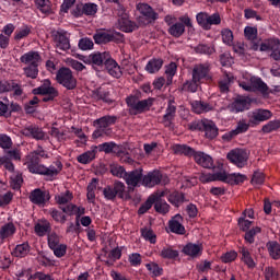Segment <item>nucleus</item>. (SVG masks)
<instances>
[{
  "mask_svg": "<svg viewBox=\"0 0 280 280\" xmlns=\"http://www.w3.org/2000/svg\"><path fill=\"white\" fill-rule=\"evenodd\" d=\"M42 159H49V155L45 153V150L39 147L37 150L31 152L24 162L31 174H39L40 176H47L48 178H56L60 172H62V162L55 161L49 167L40 164Z\"/></svg>",
  "mask_w": 280,
  "mask_h": 280,
  "instance_id": "f257e3e1",
  "label": "nucleus"
},
{
  "mask_svg": "<svg viewBox=\"0 0 280 280\" xmlns=\"http://www.w3.org/2000/svg\"><path fill=\"white\" fill-rule=\"evenodd\" d=\"M200 180L202 183H213L215 180H221V183H229V185H240V183H244V180H246V177L237 173L228 174L226 172H218L213 174L201 175Z\"/></svg>",
  "mask_w": 280,
  "mask_h": 280,
  "instance_id": "f03ea898",
  "label": "nucleus"
},
{
  "mask_svg": "<svg viewBox=\"0 0 280 280\" xmlns=\"http://www.w3.org/2000/svg\"><path fill=\"white\" fill-rule=\"evenodd\" d=\"M126 104L129 115H142V113H148L152 108L154 98L140 100L137 95H130L126 97Z\"/></svg>",
  "mask_w": 280,
  "mask_h": 280,
  "instance_id": "7ed1b4c3",
  "label": "nucleus"
},
{
  "mask_svg": "<svg viewBox=\"0 0 280 280\" xmlns=\"http://www.w3.org/2000/svg\"><path fill=\"white\" fill-rule=\"evenodd\" d=\"M56 81L67 91H73L78 86V79L69 68H60L56 73Z\"/></svg>",
  "mask_w": 280,
  "mask_h": 280,
  "instance_id": "20e7f679",
  "label": "nucleus"
},
{
  "mask_svg": "<svg viewBox=\"0 0 280 280\" xmlns=\"http://www.w3.org/2000/svg\"><path fill=\"white\" fill-rule=\"evenodd\" d=\"M249 120L247 122V130L248 128H256L262 121H269L272 117L271 109H264V107H257V109H253L248 114Z\"/></svg>",
  "mask_w": 280,
  "mask_h": 280,
  "instance_id": "39448f33",
  "label": "nucleus"
},
{
  "mask_svg": "<svg viewBox=\"0 0 280 280\" xmlns=\"http://www.w3.org/2000/svg\"><path fill=\"white\" fill-rule=\"evenodd\" d=\"M179 22H176L168 28V34L171 36H174V38H180L185 34V27H188V30L194 28V22L191 21V18H189V14H184L178 18Z\"/></svg>",
  "mask_w": 280,
  "mask_h": 280,
  "instance_id": "423d86ee",
  "label": "nucleus"
},
{
  "mask_svg": "<svg viewBox=\"0 0 280 280\" xmlns=\"http://www.w3.org/2000/svg\"><path fill=\"white\" fill-rule=\"evenodd\" d=\"M96 45H106L108 43H124V35L118 32L98 31L93 35Z\"/></svg>",
  "mask_w": 280,
  "mask_h": 280,
  "instance_id": "0eeeda50",
  "label": "nucleus"
},
{
  "mask_svg": "<svg viewBox=\"0 0 280 280\" xmlns=\"http://www.w3.org/2000/svg\"><path fill=\"white\" fill-rule=\"evenodd\" d=\"M196 21L199 27L209 31L212 25H220V23H222V18H220V13H213L210 15L207 12H199L196 15Z\"/></svg>",
  "mask_w": 280,
  "mask_h": 280,
  "instance_id": "6e6552de",
  "label": "nucleus"
},
{
  "mask_svg": "<svg viewBox=\"0 0 280 280\" xmlns=\"http://www.w3.org/2000/svg\"><path fill=\"white\" fill-rule=\"evenodd\" d=\"M192 78H195V82H211L213 80V75H211V63H197L192 68Z\"/></svg>",
  "mask_w": 280,
  "mask_h": 280,
  "instance_id": "1a4fd4ad",
  "label": "nucleus"
},
{
  "mask_svg": "<svg viewBox=\"0 0 280 280\" xmlns=\"http://www.w3.org/2000/svg\"><path fill=\"white\" fill-rule=\"evenodd\" d=\"M33 95H46L43 97V102H54L58 97V90L51 86V81L44 80L39 88L33 90Z\"/></svg>",
  "mask_w": 280,
  "mask_h": 280,
  "instance_id": "9d476101",
  "label": "nucleus"
},
{
  "mask_svg": "<svg viewBox=\"0 0 280 280\" xmlns=\"http://www.w3.org/2000/svg\"><path fill=\"white\" fill-rule=\"evenodd\" d=\"M170 178L167 175H163L160 171L149 172L142 177V185L144 187H155V185H167Z\"/></svg>",
  "mask_w": 280,
  "mask_h": 280,
  "instance_id": "9b49d317",
  "label": "nucleus"
},
{
  "mask_svg": "<svg viewBox=\"0 0 280 280\" xmlns=\"http://www.w3.org/2000/svg\"><path fill=\"white\" fill-rule=\"evenodd\" d=\"M126 194V184L122 182L116 180L113 186H106L103 189V195L106 200H115V198H124Z\"/></svg>",
  "mask_w": 280,
  "mask_h": 280,
  "instance_id": "f8f14e48",
  "label": "nucleus"
},
{
  "mask_svg": "<svg viewBox=\"0 0 280 280\" xmlns=\"http://www.w3.org/2000/svg\"><path fill=\"white\" fill-rule=\"evenodd\" d=\"M138 10L141 14L138 19L140 25H149V23L159 19V14L148 3L138 4Z\"/></svg>",
  "mask_w": 280,
  "mask_h": 280,
  "instance_id": "ddd939ff",
  "label": "nucleus"
},
{
  "mask_svg": "<svg viewBox=\"0 0 280 280\" xmlns=\"http://www.w3.org/2000/svg\"><path fill=\"white\" fill-rule=\"evenodd\" d=\"M124 180L128 186V189H135V187H141V185H143V170L136 168L133 171L127 172Z\"/></svg>",
  "mask_w": 280,
  "mask_h": 280,
  "instance_id": "4468645a",
  "label": "nucleus"
},
{
  "mask_svg": "<svg viewBox=\"0 0 280 280\" xmlns=\"http://www.w3.org/2000/svg\"><path fill=\"white\" fill-rule=\"evenodd\" d=\"M22 135L24 137H30L31 139H35L36 141H47L49 137L45 131H43V128L36 126V125H30L22 129Z\"/></svg>",
  "mask_w": 280,
  "mask_h": 280,
  "instance_id": "2eb2a0df",
  "label": "nucleus"
},
{
  "mask_svg": "<svg viewBox=\"0 0 280 280\" xmlns=\"http://www.w3.org/2000/svg\"><path fill=\"white\" fill-rule=\"evenodd\" d=\"M110 56V52L108 51H96L92 52L89 57H86L83 61L85 65H92V67H102L103 65H106V61L108 60Z\"/></svg>",
  "mask_w": 280,
  "mask_h": 280,
  "instance_id": "dca6fc26",
  "label": "nucleus"
},
{
  "mask_svg": "<svg viewBox=\"0 0 280 280\" xmlns=\"http://www.w3.org/2000/svg\"><path fill=\"white\" fill-rule=\"evenodd\" d=\"M226 159L237 167H244L246 165V151L243 149L231 150L228 153Z\"/></svg>",
  "mask_w": 280,
  "mask_h": 280,
  "instance_id": "f3484780",
  "label": "nucleus"
},
{
  "mask_svg": "<svg viewBox=\"0 0 280 280\" xmlns=\"http://www.w3.org/2000/svg\"><path fill=\"white\" fill-rule=\"evenodd\" d=\"M52 37L56 49H60V51H68V49H71V43L69 42L67 32L57 31Z\"/></svg>",
  "mask_w": 280,
  "mask_h": 280,
  "instance_id": "a211bd4d",
  "label": "nucleus"
},
{
  "mask_svg": "<svg viewBox=\"0 0 280 280\" xmlns=\"http://www.w3.org/2000/svg\"><path fill=\"white\" fill-rule=\"evenodd\" d=\"M253 90L254 92H261V95H269V85L261 77H250V83H247V92Z\"/></svg>",
  "mask_w": 280,
  "mask_h": 280,
  "instance_id": "6ab92c4d",
  "label": "nucleus"
},
{
  "mask_svg": "<svg viewBox=\"0 0 280 280\" xmlns=\"http://www.w3.org/2000/svg\"><path fill=\"white\" fill-rule=\"evenodd\" d=\"M192 159L199 167H203L205 170H212L214 165L213 158L202 151H195Z\"/></svg>",
  "mask_w": 280,
  "mask_h": 280,
  "instance_id": "aec40b11",
  "label": "nucleus"
},
{
  "mask_svg": "<svg viewBox=\"0 0 280 280\" xmlns=\"http://www.w3.org/2000/svg\"><path fill=\"white\" fill-rule=\"evenodd\" d=\"M10 91H14V95L20 97V95H23V88L14 80L5 81L2 80L0 81V94L1 93H10Z\"/></svg>",
  "mask_w": 280,
  "mask_h": 280,
  "instance_id": "412c9836",
  "label": "nucleus"
},
{
  "mask_svg": "<svg viewBox=\"0 0 280 280\" xmlns=\"http://www.w3.org/2000/svg\"><path fill=\"white\" fill-rule=\"evenodd\" d=\"M184 219L180 214H175L172 220L168 221V229L171 233L176 235H185V226L183 225Z\"/></svg>",
  "mask_w": 280,
  "mask_h": 280,
  "instance_id": "4be33fe9",
  "label": "nucleus"
},
{
  "mask_svg": "<svg viewBox=\"0 0 280 280\" xmlns=\"http://www.w3.org/2000/svg\"><path fill=\"white\" fill-rule=\"evenodd\" d=\"M20 61L23 65L38 67V65H40V62L43 61V58L40 57V54H38V51L32 50L22 55Z\"/></svg>",
  "mask_w": 280,
  "mask_h": 280,
  "instance_id": "5701e85b",
  "label": "nucleus"
},
{
  "mask_svg": "<svg viewBox=\"0 0 280 280\" xmlns=\"http://www.w3.org/2000/svg\"><path fill=\"white\" fill-rule=\"evenodd\" d=\"M30 200L33 205H46L49 200V192L40 190V188H36L30 194Z\"/></svg>",
  "mask_w": 280,
  "mask_h": 280,
  "instance_id": "b1692460",
  "label": "nucleus"
},
{
  "mask_svg": "<svg viewBox=\"0 0 280 280\" xmlns=\"http://www.w3.org/2000/svg\"><path fill=\"white\" fill-rule=\"evenodd\" d=\"M16 234V225H14L12 222L4 223L0 228V241L1 242H10Z\"/></svg>",
  "mask_w": 280,
  "mask_h": 280,
  "instance_id": "393cba45",
  "label": "nucleus"
},
{
  "mask_svg": "<svg viewBox=\"0 0 280 280\" xmlns=\"http://www.w3.org/2000/svg\"><path fill=\"white\" fill-rule=\"evenodd\" d=\"M247 39L250 42L252 50H259L261 39L258 37L257 26L247 24Z\"/></svg>",
  "mask_w": 280,
  "mask_h": 280,
  "instance_id": "a878e982",
  "label": "nucleus"
},
{
  "mask_svg": "<svg viewBox=\"0 0 280 280\" xmlns=\"http://www.w3.org/2000/svg\"><path fill=\"white\" fill-rule=\"evenodd\" d=\"M105 69L113 78H121V67H119V63L115 59L110 58V55L105 61Z\"/></svg>",
  "mask_w": 280,
  "mask_h": 280,
  "instance_id": "bb28decb",
  "label": "nucleus"
},
{
  "mask_svg": "<svg viewBox=\"0 0 280 280\" xmlns=\"http://www.w3.org/2000/svg\"><path fill=\"white\" fill-rule=\"evenodd\" d=\"M242 132H246V121H240L237 127L234 130L228 131L222 136L223 141H233L237 135H242Z\"/></svg>",
  "mask_w": 280,
  "mask_h": 280,
  "instance_id": "cd10ccee",
  "label": "nucleus"
},
{
  "mask_svg": "<svg viewBox=\"0 0 280 280\" xmlns=\"http://www.w3.org/2000/svg\"><path fill=\"white\" fill-rule=\"evenodd\" d=\"M93 100L97 102H105V104H113V100L110 97V92L104 90V88H98L92 92Z\"/></svg>",
  "mask_w": 280,
  "mask_h": 280,
  "instance_id": "c85d7f7f",
  "label": "nucleus"
},
{
  "mask_svg": "<svg viewBox=\"0 0 280 280\" xmlns=\"http://www.w3.org/2000/svg\"><path fill=\"white\" fill-rule=\"evenodd\" d=\"M34 231L38 237H45L47 233H51V223L47 220H40L34 226Z\"/></svg>",
  "mask_w": 280,
  "mask_h": 280,
  "instance_id": "c756f323",
  "label": "nucleus"
},
{
  "mask_svg": "<svg viewBox=\"0 0 280 280\" xmlns=\"http://www.w3.org/2000/svg\"><path fill=\"white\" fill-rule=\"evenodd\" d=\"M96 155H97V147H93L92 150L78 155L77 161L78 163H81V165H89V163H92V161H95Z\"/></svg>",
  "mask_w": 280,
  "mask_h": 280,
  "instance_id": "7c9ffc66",
  "label": "nucleus"
},
{
  "mask_svg": "<svg viewBox=\"0 0 280 280\" xmlns=\"http://www.w3.org/2000/svg\"><path fill=\"white\" fill-rule=\"evenodd\" d=\"M191 108L197 115H202V113H210V110H213V106L205 101H194L191 103Z\"/></svg>",
  "mask_w": 280,
  "mask_h": 280,
  "instance_id": "2f4dec72",
  "label": "nucleus"
},
{
  "mask_svg": "<svg viewBox=\"0 0 280 280\" xmlns=\"http://www.w3.org/2000/svg\"><path fill=\"white\" fill-rule=\"evenodd\" d=\"M174 154H184V156H188L189 159H194L196 151L194 148L187 144H175L173 145Z\"/></svg>",
  "mask_w": 280,
  "mask_h": 280,
  "instance_id": "473e14b6",
  "label": "nucleus"
},
{
  "mask_svg": "<svg viewBox=\"0 0 280 280\" xmlns=\"http://www.w3.org/2000/svg\"><path fill=\"white\" fill-rule=\"evenodd\" d=\"M231 113H242L246 108V96H236L234 102L229 105Z\"/></svg>",
  "mask_w": 280,
  "mask_h": 280,
  "instance_id": "72a5a7b5",
  "label": "nucleus"
},
{
  "mask_svg": "<svg viewBox=\"0 0 280 280\" xmlns=\"http://www.w3.org/2000/svg\"><path fill=\"white\" fill-rule=\"evenodd\" d=\"M232 82L233 75L229 72H224L223 78L218 83L220 93H229Z\"/></svg>",
  "mask_w": 280,
  "mask_h": 280,
  "instance_id": "f704fd0d",
  "label": "nucleus"
},
{
  "mask_svg": "<svg viewBox=\"0 0 280 280\" xmlns=\"http://www.w3.org/2000/svg\"><path fill=\"white\" fill-rule=\"evenodd\" d=\"M266 248L269 253L271 259L278 260L280 259V244L277 241L267 242Z\"/></svg>",
  "mask_w": 280,
  "mask_h": 280,
  "instance_id": "c9c22d12",
  "label": "nucleus"
},
{
  "mask_svg": "<svg viewBox=\"0 0 280 280\" xmlns=\"http://www.w3.org/2000/svg\"><path fill=\"white\" fill-rule=\"evenodd\" d=\"M188 200L185 198V194L173 191L168 194V202L174 207H180L183 202H187Z\"/></svg>",
  "mask_w": 280,
  "mask_h": 280,
  "instance_id": "e433bc0d",
  "label": "nucleus"
},
{
  "mask_svg": "<svg viewBox=\"0 0 280 280\" xmlns=\"http://www.w3.org/2000/svg\"><path fill=\"white\" fill-rule=\"evenodd\" d=\"M117 122V116H103L94 121V124L98 125L101 130L104 128H108V126H113Z\"/></svg>",
  "mask_w": 280,
  "mask_h": 280,
  "instance_id": "4c0bfd02",
  "label": "nucleus"
},
{
  "mask_svg": "<svg viewBox=\"0 0 280 280\" xmlns=\"http://www.w3.org/2000/svg\"><path fill=\"white\" fill-rule=\"evenodd\" d=\"M280 130V118H275V120H268L265 125H262V132L265 135H270L271 132H276Z\"/></svg>",
  "mask_w": 280,
  "mask_h": 280,
  "instance_id": "58836bf2",
  "label": "nucleus"
},
{
  "mask_svg": "<svg viewBox=\"0 0 280 280\" xmlns=\"http://www.w3.org/2000/svg\"><path fill=\"white\" fill-rule=\"evenodd\" d=\"M203 132L207 139H215V137H218V127H215V124H213V121L206 120Z\"/></svg>",
  "mask_w": 280,
  "mask_h": 280,
  "instance_id": "ea45409f",
  "label": "nucleus"
},
{
  "mask_svg": "<svg viewBox=\"0 0 280 280\" xmlns=\"http://www.w3.org/2000/svg\"><path fill=\"white\" fill-rule=\"evenodd\" d=\"M250 224H253V222L247 220V243L254 244L255 237L261 233V226H253L250 229Z\"/></svg>",
  "mask_w": 280,
  "mask_h": 280,
  "instance_id": "a19ab883",
  "label": "nucleus"
},
{
  "mask_svg": "<svg viewBox=\"0 0 280 280\" xmlns=\"http://www.w3.org/2000/svg\"><path fill=\"white\" fill-rule=\"evenodd\" d=\"M183 253L189 257H198V255L202 253V247L200 245L189 243L184 247Z\"/></svg>",
  "mask_w": 280,
  "mask_h": 280,
  "instance_id": "79ce46f5",
  "label": "nucleus"
},
{
  "mask_svg": "<svg viewBox=\"0 0 280 280\" xmlns=\"http://www.w3.org/2000/svg\"><path fill=\"white\" fill-rule=\"evenodd\" d=\"M161 67H163V59H151L145 66V71L156 73L161 71Z\"/></svg>",
  "mask_w": 280,
  "mask_h": 280,
  "instance_id": "37998d69",
  "label": "nucleus"
},
{
  "mask_svg": "<svg viewBox=\"0 0 280 280\" xmlns=\"http://www.w3.org/2000/svg\"><path fill=\"white\" fill-rule=\"evenodd\" d=\"M145 268L151 277H162L163 275V268L154 261L145 264Z\"/></svg>",
  "mask_w": 280,
  "mask_h": 280,
  "instance_id": "c03bdc74",
  "label": "nucleus"
},
{
  "mask_svg": "<svg viewBox=\"0 0 280 280\" xmlns=\"http://www.w3.org/2000/svg\"><path fill=\"white\" fill-rule=\"evenodd\" d=\"M160 257H162V259H176V257H178V250L172 248V246L163 247L160 252Z\"/></svg>",
  "mask_w": 280,
  "mask_h": 280,
  "instance_id": "a18cd8bd",
  "label": "nucleus"
},
{
  "mask_svg": "<svg viewBox=\"0 0 280 280\" xmlns=\"http://www.w3.org/2000/svg\"><path fill=\"white\" fill-rule=\"evenodd\" d=\"M28 254H30V244L27 243L16 245V247L12 253L13 257H25Z\"/></svg>",
  "mask_w": 280,
  "mask_h": 280,
  "instance_id": "49530a36",
  "label": "nucleus"
},
{
  "mask_svg": "<svg viewBox=\"0 0 280 280\" xmlns=\"http://www.w3.org/2000/svg\"><path fill=\"white\" fill-rule=\"evenodd\" d=\"M57 205H67L73 200V192L67 190L66 192H61L55 197Z\"/></svg>",
  "mask_w": 280,
  "mask_h": 280,
  "instance_id": "de8ad7c7",
  "label": "nucleus"
},
{
  "mask_svg": "<svg viewBox=\"0 0 280 280\" xmlns=\"http://www.w3.org/2000/svg\"><path fill=\"white\" fill-rule=\"evenodd\" d=\"M221 38H222V43H224V45L232 47L233 39H234L233 31H231L230 28H223L221 31Z\"/></svg>",
  "mask_w": 280,
  "mask_h": 280,
  "instance_id": "09e8293b",
  "label": "nucleus"
},
{
  "mask_svg": "<svg viewBox=\"0 0 280 280\" xmlns=\"http://www.w3.org/2000/svg\"><path fill=\"white\" fill-rule=\"evenodd\" d=\"M21 185H23V175L19 173H13V175L10 178L11 189L19 190L21 189Z\"/></svg>",
  "mask_w": 280,
  "mask_h": 280,
  "instance_id": "8fccbe9b",
  "label": "nucleus"
},
{
  "mask_svg": "<svg viewBox=\"0 0 280 280\" xmlns=\"http://www.w3.org/2000/svg\"><path fill=\"white\" fill-rule=\"evenodd\" d=\"M127 173L128 172H126V168H124V166L119 164L110 165V174H113V176H116L117 178L125 179Z\"/></svg>",
  "mask_w": 280,
  "mask_h": 280,
  "instance_id": "3c124183",
  "label": "nucleus"
},
{
  "mask_svg": "<svg viewBox=\"0 0 280 280\" xmlns=\"http://www.w3.org/2000/svg\"><path fill=\"white\" fill-rule=\"evenodd\" d=\"M154 205V209L158 213H168L170 212V205L167 203L166 200H158V201H153Z\"/></svg>",
  "mask_w": 280,
  "mask_h": 280,
  "instance_id": "603ef678",
  "label": "nucleus"
},
{
  "mask_svg": "<svg viewBox=\"0 0 280 280\" xmlns=\"http://www.w3.org/2000/svg\"><path fill=\"white\" fill-rule=\"evenodd\" d=\"M4 154H7V159L10 161H21V149L19 148L7 149Z\"/></svg>",
  "mask_w": 280,
  "mask_h": 280,
  "instance_id": "864d4df0",
  "label": "nucleus"
},
{
  "mask_svg": "<svg viewBox=\"0 0 280 280\" xmlns=\"http://www.w3.org/2000/svg\"><path fill=\"white\" fill-rule=\"evenodd\" d=\"M178 69V66H176V62H171L165 70V75L167 78V84H172V80L174 79V75H176V70Z\"/></svg>",
  "mask_w": 280,
  "mask_h": 280,
  "instance_id": "5fc2aeb1",
  "label": "nucleus"
},
{
  "mask_svg": "<svg viewBox=\"0 0 280 280\" xmlns=\"http://www.w3.org/2000/svg\"><path fill=\"white\" fill-rule=\"evenodd\" d=\"M200 81H196V79L192 77L191 81H186L183 85L184 91H189L190 93H196L198 91V86H200Z\"/></svg>",
  "mask_w": 280,
  "mask_h": 280,
  "instance_id": "6e6d98bb",
  "label": "nucleus"
},
{
  "mask_svg": "<svg viewBox=\"0 0 280 280\" xmlns=\"http://www.w3.org/2000/svg\"><path fill=\"white\" fill-rule=\"evenodd\" d=\"M141 235L147 242H150V244H156V234H154V231L144 228L141 230Z\"/></svg>",
  "mask_w": 280,
  "mask_h": 280,
  "instance_id": "4d7b16f0",
  "label": "nucleus"
},
{
  "mask_svg": "<svg viewBox=\"0 0 280 280\" xmlns=\"http://www.w3.org/2000/svg\"><path fill=\"white\" fill-rule=\"evenodd\" d=\"M265 180L266 176L264 172H254L252 176V185H254V187H259L260 185H264Z\"/></svg>",
  "mask_w": 280,
  "mask_h": 280,
  "instance_id": "13d9d810",
  "label": "nucleus"
},
{
  "mask_svg": "<svg viewBox=\"0 0 280 280\" xmlns=\"http://www.w3.org/2000/svg\"><path fill=\"white\" fill-rule=\"evenodd\" d=\"M24 74L31 80H36L38 78V66H27L23 68Z\"/></svg>",
  "mask_w": 280,
  "mask_h": 280,
  "instance_id": "bf43d9fd",
  "label": "nucleus"
},
{
  "mask_svg": "<svg viewBox=\"0 0 280 280\" xmlns=\"http://www.w3.org/2000/svg\"><path fill=\"white\" fill-rule=\"evenodd\" d=\"M49 215L55 220V222H59L60 224H65V222H67V215L56 209H50Z\"/></svg>",
  "mask_w": 280,
  "mask_h": 280,
  "instance_id": "052dcab7",
  "label": "nucleus"
},
{
  "mask_svg": "<svg viewBox=\"0 0 280 280\" xmlns=\"http://www.w3.org/2000/svg\"><path fill=\"white\" fill-rule=\"evenodd\" d=\"M36 5L44 14L51 12V2L49 0H36Z\"/></svg>",
  "mask_w": 280,
  "mask_h": 280,
  "instance_id": "680f3d73",
  "label": "nucleus"
},
{
  "mask_svg": "<svg viewBox=\"0 0 280 280\" xmlns=\"http://www.w3.org/2000/svg\"><path fill=\"white\" fill-rule=\"evenodd\" d=\"M13 143H12V138H10V136L5 135V133H0V148H2V150H10L12 148Z\"/></svg>",
  "mask_w": 280,
  "mask_h": 280,
  "instance_id": "e2e57ef3",
  "label": "nucleus"
},
{
  "mask_svg": "<svg viewBox=\"0 0 280 280\" xmlns=\"http://www.w3.org/2000/svg\"><path fill=\"white\" fill-rule=\"evenodd\" d=\"M265 279L266 280H279V272L277 268L268 266L265 268Z\"/></svg>",
  "mask_w": 280,
  "mask_h": 280,
  "instance_id": "0e129e2a",
  "label": "nucleus"
},
{
  "mask_svg": "<svg viewBox=\"0 0 280 280\" xmlns=\"http://www.w3.org/2000/svg\"><path fill=\"white\" fill-rule=\"evenodd\" d=\"M94 43L93 39L85 37V38H81L79 40V49H82V51H89V49H93L94 47Z\"/></svg>",
  "mask_w": 280,
  "mask_h": 280,
  "instance_id": "69168bd1",
  "label": "nucleus"
},
{
  "mask_svg": "<svg viewBox=\"0 0 280 280\" xmlns=\"http://www.w3.org/2000/svg\"><path fill=\"white\" fill-rule=\"evenodd\" d=\"M60 245H61L60 236L58 234H56V233L48 234V246H49L50 250Z\"/></svg>",
  "mask_w": 280,
  "mask_h": 280,
  "instance_id": "338daca9",
  "label": "nucleus"
},
{
  "mask_svg": "<svg viewBox=\"0 0 280 280\" xmlns=\"http://www.w3.org/2000/svg\"><path fill=\"white\" fill-rule=\"evenodd\" d=\"M83 14H86V16H93L94 14H97V4H94V3L84 4Z\"/></svg>",
  "mask_w": 280,
  "mask_h": 280,
  "instance_id": "774afa93",
  "label": "nucleus"
}]
</instances>
